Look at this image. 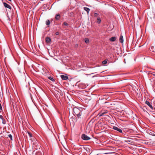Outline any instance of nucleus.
Masks as SVG:
<instances>
[{
  "instance_id": "f257e3e1",
  "label": "nucleus",
  "mask_w": 155,
  "mask_h": 155,
  "mask_svg": "<svg viewBox=\"0 0 155 155\" xmlns=\"http://www.w3.org/2000/svg\"><path fill=\"white\" fill-rule=\"evenodd\" d=\"M73 114L74 116H77L78 118L81 115V110L78 108L75 107L73 109Z\"/></svg>"
},
{
  "instance_id": "f03ea898",
  "label": "nucleus",
  "mask_w": 155,
  "mask_h": 155,
  "mask_svg": "<svg viewBox=\"0 0 155 155\" xmlns=\"http://www.w3.org/2000/svg\"><path fill=\"white\" fill-rule=\"evenodd\" d=\"M124 62L125 64L126 62H129L132 60V58L130 55H126L124 56Z\"/></svg>"
},
{
  "instance_id": "7ed1b4c3",
  "label": "nucleus",
  "mask_w": 155,
  "mask_h": 155,
  "mask_svg": "<svg viewBox=\"0 0 155 155\" xmlns=\"http://www.w3.org/2000/svg\"><path fill=\"white\" fill-rule=\"evenodd\" d=\"M81 137L83 140H88L90 139V137L85 134H83L81 136Z\"/></svg>"
},
{
  "instance_id": "20e7f679",
  "label": "nucleus",
  "mask_w": 155,
  "mask_h": 155,
  "mask_svg": "<svg viewBox=\"0 0 155 155\" xmlns=\"http://www.w3.org/2000/svg\"><path fill=\"white\" fill-rule=\"evenodd\" d=\"M107 113V111L105 110V111L102 110V111L100 113H99L98 114H97V116L99 115V117H101L102 115H104V114H106Z\"/></svg>"
},
{
  "instance_id": "39448f33",
  "label": "nucleus",
  "mask_w": 155,
  "mask_h": 155,
  "mask_svg": "<svg viewBox=\"0 0 155 155\" xmlns=\"http://www.w3.org/2000/svg\"><path fill=\"white\" fill-rule=\"evenodd\" d=\"M145 103L152 110H153V107L151 105V103L149 102L148 101H146Z\"/></svg>"
},
{
  "instance_id": "423d86ee",
  "label": "nucleus",
  "mask_w": 155,
  "mask_h": 155,
  "mask_svg": "<svg viewBox=\"0 0 155 155\" xmlns=\"http://www.w3.org/2000/svg\"><path fill=\"white\" fill-rule=\"evenodd\" d=\"M113 129L115 130L118 131L120 133H122V131L121 129L118 128L117 127H116L114 126L113 127Z\"/></svg>"
},
{
  "instance_id": "0eeeda50",
  "label": "nucleus",
  "mask_w": 155,
  "mask_h": 155,
  "mask_svg": "<svg viewBox=\"0 0 155 155\" xmlns=\"http://www.w3.org/2000/svg\"><path fill=\"white\" fill-rule=\"evenodd\" d=\"M3 4H4V6L6 8H9L10 9H11V6L8 4H7L5 2H3Z\"/></svg>"
},
{
  "instance_id": "6e6552de",
  "label": "nucleus",
  "mask_w": 155,
  "mask_h": 155,
  "mask_svg": "<svg viewBox=\"0 0 155 155\" xmlns=\"http://www.w3.org/2000/svg\"><path fill=\"white\" fill-rule=\"evenodd\" d=\"M61 77L63 80H66L68 79V77L64 75H61Z\"/></svg>"
},
{
  "instance_id": "1a4fd4ad",
  "label": "nucleus",
  "mask_w": 155,
  "mask_h": 155,
  "mask_svg": "<svg viewBox=\"0 0 155 155\" xmlns=\"http://www.w3.org/2000/svg\"><path fill=\"white\" fill-rule=\"evenodd\" d=\"M101 18L99 17H97V27L98 26L99 27H101V25H99L101 23Z\"/></svg>"
},
{
  "instance_id": "9d476101",
  "label": "nucleus",
  "mask_w": 155,
  "mask_h": 155,
  "mask_svg": "<svg viewBox=\"0 0 155 155\" xmlns=\"http://www.w3.org/2000/svg\"><path fill=\"white\" fill-rule=\"evenodd\" d=\"M116 38L115 37H113L109 38V40L111 41L114 42L116 40Z\"/></svg>"
},
{
  "instance_id": "9b49d317",
  "label": "nucleus",
  "mask_w": 155,
  "mask_h": 155,
  "mask_svg": "<svg viewBox=\"0 0 155 155\" xmlns=\"http://www.w3.org/2000/svg\"><path fill=\"white\" fill-rule=\"evenodd\" d=\"M119 41L122 43L123 42L124 40L123 38V36L122 35H121L120 36V37L119 38Z\"/></svg>"
},
{
  "instance_id": "f8f14e48",
  "label": "nucleus",
  "mask_w": 155,
  "mask_h": 155,
  "mask_svg": "<svg viewBox=\"0 0 155 155\" xmlns=\"http://www.w3.org/2000/svg\"><path fill=\"white\" fill-rule=\"evenodd\" d=\"M46 41L48 43H50L51 41L50 38L48 37H46Z\"/></svg>"
},
{
  "instance_id": "ddd939ff",
  "label": "nucleus",
  "mask_w": 155,
  "mask_h": 155,
  "mask_svg": "<svg viewBox=\"0 0 155 155\" xmlns=\"http://www.w3.org/2000/svg\"><path fill=\"white\" fill-rule=\"evenodd\" d=\"M60 15L59 14H58L56 15L55 18L56 20H58L60 19Z\"/></svg>"
},
{
  "instance_id": "4468645a",
  "label": "nucleus",
  "mask_w": 155,
  "mask_h": 155,
  "mask_svg": "<svg viewBox=\"0 0 155 155\" xmlns=\"http://www.w3.org/2000/svg\"><path fill=\"white\" fill-rule=\"evenodd\" d=\"M84 10H85L87 12L88 14V13L90 11V9L88 8H87L86 7H84Z\"/></svg>"
},
{
  "instance_id": "2eb2a0df",
  "label": "nucleus",
  "mask_w": 155,
  "mask_h": 155,
  "mask_svg": "<svg viewBox=\"0 0 155 155\" xmlns=\"http://www.w3.org/2000/svg\"><path fill=\"white\" fill-rule=\"evenodd\" d=\"M84 41L87 44L89 42V39L87 38H85Z\"/></svg>"
},
{
  "instance_id": "dca6fc26",
  "label": "nucleus",
  "mask_w": 155,
  "mask_h": 155,
  "mask_svg": "<svg viewBox=\"0 0 155 155\" xmlns=\"http://www.w3.org/2000/svg\"><path fill=\"white\" fill-rule=\"evenodd\" d=\"M107 60L106 59L102 62V63L103 64H107Z\"/></svg>"
},
{
  "instance_id": "f3484780",
  "label": "nucleus",
  "mask_w": 155,
  "mask_h": 155,
  "mask_svg": "<svg viewBox=\"0 0 155 155\" xmlns=\"http://www.w3.org/2000/svg\"><path fill=\"white\" fill-rule=\"evenodd\" d=\"M46 24L47 25H49L50 24V21L49 20H47L46 21Z\"/></svg>"
},
{
  "instance_id": "a211bd4d",
  "label": "nucleus",
  "mask_w": 155,
  "mask_h": 155,
  "mask_svg": "<svg viewBox=\"0 0 155 155\" xmlns=\"http://www.w3.org/2000/svg\"><path fill=\"white\" fill-rule=\"evenodd\" d=\"M97 124V126H100V127H102V126L101 125V122H99V121L98 122Z\"/></svg>"
},
{
  "instance_id": "6ab92c4d",
  "label": "nucleus",
  "mask_w": 155,
  "mask_h": 155,
  "mask_svg": "<svg viewBox=\"0 0 155 155\" xmlns=\"http://www.w3.org/2000/svg\"><path fill=\"white\" fill-rule=\"evenodd\" d=\"M8 137L9 138H10L11 140H12V135L11 134H9L8 135Z\"/></svg>"
},
{
  "instance_id": "aec40b11",
  "label": "nucleus",
  "mask_w": 155,
  "mask_h": 155,
  "mask_svg": "<svg viewBox=\"0 0 155 155\" xmlns=\"http://www.w3.org/2000/svg\"><path fill=\"white\" fill-rule=\"evenodd\" d=\"M63 24H64V25L65 26H67V25H68V24L66 22H64L63 23Z\"/></svg>"
},
{
  "instance_id": "412c9836",
  "label": "nucleus",
  "mask_w": 155,
  "mask_h": 155,
  "mask_svg": "<svg viewBox=\"0 0 155 155\" xmlns=\"http://www.w3.org/2000/svg\"><path fill=\"white\" fill-rule=\"evenodd\" d=\"M28 134L29 135V136L30 137H32V134H30V133H28Z\"/></svg>"
},
{
  "instance_id": "4be33fe9",
  "label": "nucleus",
  "mask_w": 155,
  "mask_h": 155,
  "mask_svg": "<svg viewBox=\"0 0 155 155\" xmlns=\"http://www.w3.org/2000/svg\"><path fill=\"white\" fill-rule=\"evenodd\" d=\"M49 78L50 80H51V81H53V80H54V79L53 78L51 77H49Z\"/></svg>"
},
{
  "instance_id": "5701e85b",
  "label": "nucleus",
  "mask_w": 155,
  "mask_h": 155,
  "mask_svg": "<svg viewBox=\"0 0 155 155\" xmlns=\"http://www.w3.org/2000/svg\"><path fill=\"white\" fill-rule=\"evenodd\" d=\"M3 117L2 115H0V118L2 119L3 120Z\"/></svg>"
},
{
  "instance_id": "b1692460",
  "label": "nucleus",
  "mask_w": 155,
  "mask_h": 155,
  "mask_svg": "<svg viewBox=\"0 0 155 155\" xmlns=\"http://www.w3.org/2000/svg\"><path fill=\"white\" fill-rule=\"evenodd\" d=\"M55 34L56 35H58V34H59V33L58 32H56V33H55Z\"/></svg>"
},
{
  "instance_id": "393cba45",
  "label": "nucleus",
  "mask_w": 155,
  "mask_h": 155,
  "mask_svg": "<svg viewBox=\"0 0 155 155\" xmlns=\"http://www.w3.org/2000/svg\"><path fill=\"white\" fill-rule=\"evenodd\" d=\"M8 1H11V0H8Z\"/></svg>"
},
{
  "instance_id": "a878e982",
  "label": "nucleus",
  "mask_w": 155,
  "mask_h": 155,
  "mask_svg": "<svg viewBox=\"0 0 155 155\" xmlns=\"http://www.w3.org/2000/svg\"><path fill=\"white\" fill-rule=\"evenodd\" d=\"M96 14L97 15V13H95V15H96ZM95 16H96V15H95Z\"/></svg>"
},
{
  "instance_id": "bb28decb",
  "label": "nucleus",
  "mask_w": 155,
  "mask_h": 155,
  "mask_svg": "<svg viewBox=\"0 0 155 155\" xmlns=\"http://www.w3.org/2000/svg\"><path fill=\"white\" fill-rule=\"evenodd\" d=\"M97 146H100V145H97Z\"/></svg>"
},
{
  "instance_id": "cd10ccee",
  "label": "nucleus",
  "mask_w": 155,
  "mask_h": 155,
  "mask_svg": "<svg viewBox=\"0 0 155 155\" xmlns=\"http://www.w3.org/2000/svg\"><path fill=\"white\" fill-rule=\"evenodd\" d=\"M153 135V136H155V134H154V135Z\"/></svg>"
}]
</instances>
